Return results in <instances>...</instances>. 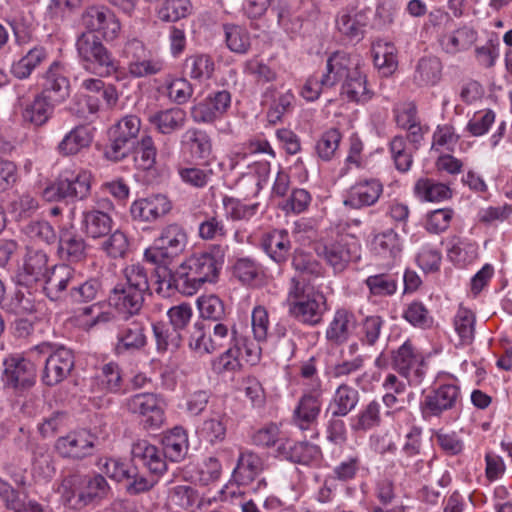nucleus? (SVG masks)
Returning a JSON list of instances; mask_svg holds the SVG:
<instances>
[{"label": "nucleus", "mask_w": 512, "mask_h": 512, "mask_svg": "<svg viewBox=\"0 0 512 512\" xmlns=\"http://www.w3.org/2000/svg\"><path fill=\"white\" fill-rule=\"evenodd\" d=\"M225 248L212 245L207 250L191 254L174 270L169 271L168 279L162 282L167 287L176 288L184 295H194L205 283L218 279L224 264Z\"/></svg>", "instance_id": "obj_1"}, {"label": "nucleus", "mask_w": 512, "mask_h": 512, "mask_svg": "<svg viewBox=\"0 0 512 512\" xmlns=\"http://www.w3.org/2000/svg\"><path fill=\"white\" fill-rule=\"evenodd\" d=\"M325 82H342L341 96L357 104L367 103L374 96L360 59L345 52H335L327 59Z\"/></svg>", "instance_id": "obj_2"}, {"label": "nucleus", "mask_w": 512, "mask_h": 512, "mask_svg": "<svg viewBox=\"0 0 512 512\" xmlns=\"http://www.w3.org/2000/svg\"><path fill=\"white\" fill-rule=\"evenodd\" d=\"M76 48L80 66L98 77H108L118 71V61L101 40L91 32L82 33Z\"/></svg>", "instance_id": "obj_3"}, {"label": "nucleus", "mask_w": 512, "mask_h": 512, "mask_svg": "<svg viewBox=\"0 0 512 512\" xmlns=\"http://www.w3.org/2000/svg\"><path fill=\"white\" fill-rule=\"evenodd\" d=\"M91 171L75 165L64 168L57 179L43 191L46 201L54 202L65 199L83 200L91 191Z\"/></svg>", "instance_id": "obj_4"}, {"label": "nucleus", "mask_w": 512, "mask_h": 512, "mask_svg": "<svg viewBox=\"0 0 512 512\" xmlns=\"http://www.w3.org/2000/svg\"><path fill=\"white\" fill-rule=\"evenodd\" d=\"M361 245L358 239L344 231L337 232L331 237L318 242L316 254L322 258L334 272L344 271L348 265L360 258Z\"/></svg>", "instance_id": "obj_5"}, {"label": "nucleus", "mask_w": 512, "mask_h": 512, "mask_svg": "<svg viewBox=\"0 0 512 512\" xmlns=\"http://www.w3.org/2000/svg\"><path fill=\"white\" fill-rule=\"evenodd\" d=\"M188 236L179 225L166 226L153 244L144 252V258L157 265H169L186 249Z\"/></svg>", "instance_id": "obj_6"}, {"label": "nucleus", "mask_w": 512, "mask_h": 512, "mask_svg": "<svg viewBox=\"0 0 512 512\" xmlns=\"http://www.w3.org/2000/svg\"><path fill=\"white\" fill-rule=\"evenodd\" d=\"M261 353V346L252 340H238L211 360V368L217 374L236 373L242 369V361L256 365L260 361Z\"/></svg>", "instance_id": "obj_7"}, {"label": "nucleus", "mask_w": 512, "mask_h": 512, "mask_svg": "<svg viewBox=\"0 0 512 512\" xmlns=\"http://www.w3.org/2000/svg\"><path fill=\"white\" fill-rule=\"evenodd\" d=\"M392 365L409 386L420 385L427 372L424 357L410 340H406L394 353Z\"/></svg>", "instance_id": "obj_8"}, {"label": "nucleus", "mask_w": 512, "mask_h": 512, "mask_svg": "<svg viewBox=\"0 0 512 512\" xmlns=\"http://www.w3.org/2000/svg\"><path fill=\"white\" fill-rule=\"evenodd\" d=\"M141 128L142 121L137 115L120 118L111 128V144L105 152L106 158L118 162L127 157L128 145L138 138Z\"/></svg>", "instance_id": "obj_9"}, {"label": "nucleus", "mask_w": 512, "mask_h": 512, "mask_svg": "<svg viewBox=\"0 0 512 512\" xmlns=\"http://www.w3.org/2000/svg\"><path fill=\"white\" fill-rule=\"evenodd\" d=\"M122 408L141 418L148 428H159L165 420L164 403L155 393H137L123 401Z\"/></svg>", "instance_id": "obj_10"}, {"label": "nucleus", "mask_w": 512, "mask_h": 512, "mask_svg": "<svg viewBox=\"0 0 512 512\" xmlns=\"http://www.w3.org/2000/svg\"><path fill=\"white\" fill-rule=\"evenodd\" d=\"M439 17L445 20V30L438 34V44L441 50L451 56L468 51L478 39V32L471 26L462 25L452 29L453 21L448 14L437 11Z\"/></svg>", "instance_id": "obj_11"}, {"label": "nucleus", "mask_w": 512, "mask_h": 512, "mask_svg": "<svg viewBox=\"0 0 512 512\" xmlns=\"http://www.w3.org/2000/svg\"><path fill=\"white\" fill-rule=\"evenodd\" d=\"M125 53L128 58V73L134 78H143L159 74L163 71L165 62L162 58L152 55L139 40L127 43Z\"/></svg>", "instance_id": "obj_12"}, {"label": "nucleus", "mask_w": 512, "mask_h": 512, "mask_svg": "<svg viewBox=\"0 0 512 512\" xmlns=\"http://www.w3.org/2000/svg\"><path fill=\"white\" fill-rule=\"evenodd\" d=\"M371 253L387 268L393 267L401 258L403 239L392 228L376 232L369 242Z\"/></svg>", "instance_id": "obj_13"}, {"label": "nucleus", "mask_w": 512, "mask_h": 512, "mask_svg": "<svg viewBox=\"0 0 512 512\" xmlns=\"http://www.w3.org/2000/svg\"><path fill=\"white\" fill-rule=\"evenodd\" d=\"M384 191L383 183L377 178H359L344 194L343 203L352 209L375 205Z\"/></svg>", "instance_id": "obj_14"}, {"label": "nucleus", "mask_w": 512, "mask_h": 512, "mask_svg": "<svg viewBox=\"0 0 512 512\" xmlns=\"http://www.w3.org/2000/svg\"><path fill=\"white\" fill-rule=\"evenodd\" d=\"M74 365L73 352L65 347H59L47 357L41 380L47 386H55L70 375Z\"/></svg>", "instance_id": "obj_15"}, {"label": "nucleus", "mask_w": 512, "mask_h": 512, "mask_svg": "<svg viewBox=\"0 0 512 512\" xmlns=\"http://www.w3.org/2000/svg\"><path fill=\"white\" fill-rule=\"evenodd\" d=\"M460 396V388L456 379L447 382L439 380L438 386L430 391L424 398L422 409L425 414L438 416L443 411L455 406Z\"/></svg>", "instance_id": "obj_16"}, {"label": "nucleus", "mask_w": 512, "mask_h": 512, "mask_svg": "<svg viewBox=\"0 0 512 512\" xmlns=\"http://www.w3.org/2000/svg\"><path fill=\"white\" fill-rule=\"evenodd\" d=\"M95 441V435L88 430H76L59 437L55 442V450L62 457L83 459L92 454Z\"/></svg>", "instance_id": "obj_17"}, {"label": "nucleus", "mask_w": 512, "mask_h": 512, "mask_svg": "<svg viewBox=\"0 0 512 512\" xmlns=\"http://www.w3.org/2000/svg\"><path fill=\"white\" fill-rule=\"evenodd\" d=\"M231 103L230 93L218 91L191 107V118L196 123H212L220 119Z\"/></svg>", "instance_id": "obj_18"}, {"label": "nucleus", "mask_w": 512, "mask_h": 512, "mask_svg": "<svg viewBox=\"0 0 512 512\" xmlns=\"http://www.w3.org/2000/svg\"><path fill=\"white\" fill-rule=\"evenodd\" d=\"M324 392L302 391V395L293 411L292 421L295 426L305 431L317 424L322 407Z\"/></svg>", "instance_id": "obj_19"}, {"label": "nucleus", "mask_w": 512, "mask_h": 512, "mask_svg": "<svg viewBox=\"0 0 512 512\" xmlns=\"http://www.w3.org/2000/svg\"><path fill=\"white\" fill-rule=\"evenodd\" d=\"M87 32H98L105 40H114L120 33L121 25L115 14L105 7H91L84 15Z\"/></svg>", "instance_id": "obj_20"}, {"label": "nucleus", "mask_w": 512, "mask_h": 512, "mask_svg": "<svg viewBox=\"0 0 512 512\" xmlns=\"http://www.w3.org/2000/svg\"><path fill=\"white\" fill-rule=\"evenodd\" d=\"M34 364L20 356H9L4 360L3 381L13 388H27L34 384Z\"/></svg>", "instance_id": "obj_21"}, {"label": "nucleus", "mask_w": 512, "mask_h": 512, "mask_svg": "<svg viewBox=\"0 0 512 512\" xmlns=\"http://www.w3.org/2000/svg\"><path fill=\"white\" fill-rule=\"evenodd\" d=\"M41 94L57 104L69 96L70 82L66 69L60 62H53L43 75Z\"/></svg>", "instance_id": "obj_22"}, {"label": "nucleus", "mask_w": 512, "mask_h": 512, "mask_svg": "<svg viewBox=\"0 0 512 512\" xmlns=\"http://www.w3.org/2000/svg\"><path fill=\"white\" fill-rule=\"evenodd\" d=\"M172 208L170 200L162 194H154L135 200L130 213L134 220L153 222L166 215Z\"/></svg>", "instance_id": "obj_23"}, {"label": "nucleus", "mask_w": 512, "mask_h": 512, "mask_svg": "<svg viewBox=\"0 0 512 512\" xmlns=\"http://www.w3.org/2000/svg\"><path fill=\"white\" fill-rule=\"evenodd\" d=\"M277 452L283 458L302 465H318L322 459L319 446L306 441L295 442L291 439H281Z\"/></svg>", "instance_id": "obj_24"}, {"label": "nucleus", "mask_w": 512, "mask_h": 512, "mask_svg": "<svg viewBox=\"0 0 512 512\" xmlns=\"http://www.w3.org/2000/svg\"><path fill=\"white\" fill-rule=\"evenodd\" d=\"M326 311V299L320 292L308 293L300 301L291 304L290 312L303 323L318 324Z\"/></svg>", "instance_id": "obj_25"}, {"label": "nucleus", "mask_w": 512, "mask_h": 512, "mask_svg": "<svg viewBox=\"0 0 512 512\" xmlns=\"http://www.w3.org/2000/svg\"><path fill=\"white\" fill-rule=\"evenodd\" d=\"M39 283L51 300H57L69 285L75 283V271L67 265L54 266Z\"/></svg>", "instance_id": "obj_26"}, {"label": "nucleus", "mask_w": 512, "mask_h": 512, "mask_svg": "<svg viewBox=\"0 0 512 512\" xmlns=\"http://www.w3.org/2000/svg\"><path fill=\"white\" fill-rule=\"evenodd\" d=\"M94 138V128L89 125H78L65 134L57 145V151L62 156H71L88 148Z\"/></svg>", "instance_id": "obj_27"}, {"label": "nucleus", "mask_w": 512, "mask_h": 512, "mask_svg": "<svg viewBox=\"0 0 512 512\" xmlns=\"http://www.w3.org/2000/svg\"><path fill=\"white\" fill-rule=\"evenodd\" d=\"M112 227L113 219L108 213L95 208L82 212L81 231L88 238H103L109 234Z\"/></svg>", "instance_id": "obj_28"}, {"label": "nucleus", "mask_w": 512, "mask_h": 512, "mask_svg": "<svg viewBox=\"0 0 512 512\" xmlns=\"http://www.w3.org/2000/svg\"><path fill=\"white\" fill-rule=\"evenodd\" d=\"M368 24L367 14L362 11H343L336 20L339 33L349 41L359 42L365 33Z\"/></svg>", "instance_id": "obj_29"}, {"label": "nucleus", "mask_w": 512, "mask_h": 512, "mask_svg": "<svg viewBox=\"0 0 512 512\" xmlns=\"http://www.w3.org/2000/svg\"><path fill=\"white\" fill-rule=\"evenodd\" d=\"M181 153L197 160L208 158L212 153L210 137L202 130L188 129L182 135Z\"/></svg>", "instance_id": "obj_30"}, {"label": "nucleus", "mask_w": 512, "mask_h": 512, "mask_svg": "<svg viewBox=\"0 0 512 512\" xmlns=\"http://www.w3.org/2000/svg\"><path fill=\"white\" fill-rule=\"evenodd\" d=\"M356 323V317L352 312L345 309L337 310L326 329L327 340L337 345L345 343L355 331Z\"/></svg>", "instance_id": "obj_31"}, {"label": "nucleus", "mask_w": 512, "mask_h": 512, "mask_svg": "<svg viewBox=\"0 0 512 512\" xmlns=\"http://www.w3.org/2000/svg\"><path fill=\"white\" fill-rule=\"evenodd\" d=\"M147 343L144 325L133 321L120 328L117 334L115 351L117 354L142 349Z\"/></svg>", "instance_id": "obj_32"}, {"label": "nucleus", "mask_w": 512, "mask_h": 512, "mask_svg": "<svg viewBox=\"0 0 512 512\" xmlns=\"http://www.w3.org/2000/svg\"><path fill=\"white\" fill-rule=\"evenodd\" d=\"M157 132L168 135L182 129L186 123V112L177 107L160 110L147 117Z\"/></svg>", "instance_id": "obj_33"}, {"label": "nucleus", "mask_w": 512, "mask_h": 512, "mask_svg": "<svg viewBox=\"0 0 512 512\" xmlns=\"http://www.w3.org/2000/svg\"><path fill=\"white\" fill-rule=\"evenodd\" d=\"M56 104L48 97L39 93L33 101L20 104L22 106V119L36 127L42 126L51 118Z\"/></svg>", "instance_id": "obj_34"}, {"label": "nucleus", "mask_w": 512, "mask_h": 512, "mask_svg": "<svg viewBox=\"0 0 512 512\" xmlns=\"http://www.w3.org/2000/svg\"><path fill=\"white\" fill-rule=\"evenodd\" d=\"M143 300V293L123 284H118L109 297L111 306H114L120 313L129 315H133L141 309Z\"/></svg>", "instance_id": "obj_35"}, {"label": "nucleus", "mask_w": 512, "mask_h": 512, "mask_svg": "<svg viewBox=\"0 0 512 512\" xmlns=\"http://www.w3.org/2000/svg\"><path fill=\"white\" fill-rule=\"evenodd\" d=\"M265 253L276 263L286 262L291 250V241L286 230H272L262 237Z\"/></svg>", "instance_id": "obj_36"}, {"label": "nucleus", "mask_w": 512, "mask_h": 512, "mask_svg": "<svg viewBox=\"0 0 512 512\" xmlns=\"http://www.w3.org/2000/svg\"><path fill=\"white\" fill-rule=\"evenodd\" d=\"M133 458L139 460L150 472L162 474L166 471L165 457L159 449L147 440H138L132 447Z\"/></svg>", "instance_id": "obj_37"}, {"label": "nucleus", "mask_w": 512, "mask_h": 512, "mask_svg": "<svg viewBox=\"0 0 512 512\" xmlns=\"http://www.w3.org/2000/svg\"><path fill=\"white\" fill-rule=\"evenodd\" d=\"M358 402V391L352 386L341 384L334 391L327 412H331L334 417H344L355 409Z\"/></svg>", "instance_id": "obj_38"}, {"label": "nucleus", "mask_w": 512, "mask_h": 512, "mask_svg": "<svg viewBox=\"0 0 512 512\" xmlns=\"http://www.w3.org/2000/svg\"><path fill=\"white\" fill-rule=\"evenodd\" d=\"M413 192L421 202L438 203L452 197L451 188L431 178H420L416 181Z\"/></svg>", "instance_id": "obj_39"}, {"label": "nucleus", "mask_w": 512, "mask_h": 512, "mask_svg": "<svg viewBox=\"0 0 512 512\" xmlns=\"http://www.w3.org/2000/svg\"><path fill=\"white\" fill-rule=\"evenodd\" d=\"M375 67L384 75L393 74L398 67L397 48L391 42L377 40L372 44Z\"/></svg>", "instance_id": "obj_40"}, {"label": "nucleus", "mask_w": 512, "mask_h": 512, "mask_svg": "<svg viewBox=\"0 0 512 512\" xmlns=\"http://www.w3.org/2000/svg\"><path fill=\"white\" fill-rule=\"evenodd\" d=\"M262 469L263 462L257 454L251 451H243L240 453L233 477L240 485H248L259 475Z\"/></svg>", "instance_id": "obj_41"}, {"label": "nucleus", "mask_w": 512, "mask_h": 512, "mask_svg": "<svg viewBox=\"0 0 512 512\" xmlns=\"http://www.w3.org/2000/svg\"><path fill=\"white\" fill-rule=\"evenodd\" d=\"M162 444L164 457L172 462H179L188 451L187 433L183 428L175 427L164 435Z\"/></svg>", "instance_id": "obj_42"}, {"label": "nucleus", "mask_w": 512, "mask_h": 512, "mask_svg": "<svg viewBox=\"0 0 512 512\" xmlns=\"http://www.w3.org/2000/svg\"><path fill=\"white\" fill-rule=\"evenodd\" d=\"M47 255L40 250H29L23 265L21 277L26 285L39 283L45 276L47 269Z\"/></svg>", "instance_id": "obj_43"}, {"label": "nucleus", "mask_w": 512, "mask_h": 512, "mask_svg": "<svg viewBox=\"0 0 512 512\" xmlns=\"http://www.w3.org/2000/svg\"><path fill=\"white\" fill-rule=\"evenodd\" d=\"M157 147L151 135H144L133 150V163L138 171H151L155 168Z\"/></svg>", "instance_id": "obj_44"}, {"label": "nucleus", "mask_w": 512, "mask_h": 512, "mask_svg": "<svg viewBox=\"0 0 512 512\" xmlns=\"http://www.w3.org/2000/svg\"><path fill=\"white\" fill-rule=\"evenodd\" d=\"M442 76V63L436 57L421 58L415 69L414 81L418 86H434Z\"/></svg>", "instance_id": "obj_45"}, {"label": "nucleus", "mask_w": 512, "mask_h": 512, "mask_svg": "<svg viewBox=\"0 0 512 512\" xmlns=\"http://www.w3.org/2000/svg\"><path fill=\"white\" fill-rule=\"evenodd\" d=\"M447 256L455 265L466 266L478 258V245L468 239L453 238Z\"/></svg>", "instance_id": "obj_46"}, {"label": "nucleus", "mask_w": 512, "mask_h": 512, "mask_svg": "<svg viewBox=\"0 0 512 512\" xmlns=\"http://www.w3.org/2000/svg\"><path fill=\"white\" fill-rule=\"evenodd\" d=\"M177 173L183 183L195 188L207 186L214 176V171L209 164L202 166L179 164Z\"/></svg>", "instance_id": "obj_47"}, {"label": "nucleus", "mask_w": 512, "mask_h": 512, "mask_svg": "<svg viewBox=\"0 0 512 512\" xmlns=\"http://www.w3.org/2000/svg\"><path fill=\"white\" fill-rule=\"evenodd\" d=\"M47 57L48 53L44 47H34L12 64L11 73L18 79H26L40 64L46 61Z\"/></svg>", "instance_id": "obj_48"}, {"label": "nucleus", "mask_w": 512, "mask_h": 512, "mask_svg": "<svg viewBox=\"0 0 512 512\" xmlns=\"http://www.w3.org/2000/svg\"><path fill=\"white\" fill-rule=\"evenodd\" d=\"M475 314L467 309L460 307L454 316L453 326L459 338L460 346H469L475 339Z\"/></svg>", "instance_id": "obj_49"}, {"label": "nucleus", "mask_w": 512, "mask_h": 512, "mask_svg": "<svg viewBox=\"0 0 512 512\" xmlns=\"http://www.w3.org/2000/svg\"><path fill=\"white\" fill-rule=\"evenodd\" d=\"M186 69L191 79L203 83L212 78L215 62L208 54H194L186 59Z\"/></svg>", "instance_id": "obj_50"}, {"label": "nucleus", "mask_w": 512, "mask_h": 512, "mask_svg": "<svg viewBox=\"0 0 512 512\" xmlns=\"http://www.w3.org/2000/svg\"><path fill=\"white\" fill-rule=\"evenodd\" d=\"M198 500L197 491L189 485H176L169 489L166 505L169 509L180 512L188 510Z\"/></svg>", "instance_id": "obj_51"}, {"label": "nucleus", "mask_w": 512, "mask_h": 512, "mask_svg": "<svg viewBox=\"0 0 512 512\" xmlns=\"http://www.w3.org/2000/svg\"><path fill=\"white\" fill-rule=\"evenodd\" d=\"M188 347L199 356L216 352L210 326L206 328L201 323L196 322L189 333Z\"/></svg>", "instance_id": "obj_52"}, {"label": "nucleus", "mask_w": 512, "mask_h": 512, "mask_svg": "<svg viewBox=\"0 0 512 512\" xmlns=\"http://www.w3.org/2000/svg\"><path fill=\"white\" fill-rule=\"evenodd\" d=\"M95 384L99 391L120 392L123 385L120 367L113 362L103 365L95 377Z\"/></svg>", "instance_id": "obj_53"}, {"label": "nucleus", "mask_w": 512, "mask_h": 512, "mask_svg": "<svg viewBox=\"0 0 512 512\" xmlns=\"http://www.w3.org/2000/svg\"><path fill=\"white\" fill-rule=\"evenodd\" d=\"M113 318L110 305L98 302L83 308L78 315V322L83 328L90 329L98 324L110 322Z\"/></svg>", "instance_id": "obj_54"}, {"label": "nucleus", "mask_w": 512, "mask_h": 512, "mask_svg": "<svg viewBox=\"0 0 512 512\" xmlns=\"http://www.w3.org/2000/svg\"><path fill=\"white\" fill-rule=\"evenodd\" d=\"M266 97H271L272 102L268 111V119L272 123L280 121L282 116L293 108L295 96L292 90L277 91L270 89Z\"/></svg>", "instance_id": "obj_55"}, {"label": "nucleus", "mask_w": 512, "mask_h": 512, "mask_svg": "<svg viewBox=\"0 0 512 512\" xmlns=\"http://www.w3.org/2000/svg\"><path fill=\"white\" fill-rule=\"evenodd\" d=\"M381 423V405L377 400L366 404L359 413L351 419L353 431H367Z\"/></svg>", "instance_id": "obj_56"}, {"label": "nucleus", "mask_w": 512, "mask_h": 512, "mask_svg": "<svg viewBox=\"0 0 512 512\" xmlns=\"http://www.w3.org/2000/svg\"><path fill=\"white\" fill-rule=\"evenodd\" d=\"M190 0H164L157 10L158 18L163 22H177L192 14Z\"/></svg>", "instance_id": "obj_57"}, {"label": "nucleus", "mask_w": 512, "mask_h": 512, "mask_svg": "<svg viewBox=\"0 0 512 512\" xmlns=\"http://www.w3.org/2000/svg\"><path fill=\"white\" fill-rule=\"evenodd\" d=\"M395 120L399 127L407 130L413 137V141H418L421 137L422 128L418 123L417 110L414 104L405 103L394 109Z\"/></svg>", "instance_id": "obj_58"}, {"label": "nucleus", "mask_w": 512, "mask_h": 512, "mask_svg": "<svg viewBox=\"0 0 512 512\" xmlns=\"http://www.w3.org/2000/svg\"><path fill=\"white\" fill-rule=\"evenodd\" d=\"M233 275L243 284H255L262 280L264 271L255 260L244 257L239 258L233 265Z\"/></svg>", "instance_id": "obj_59"}, {"label": "nucleus", "mask_w": 512, "mask_h": 512, "mask_svg": "<svg viewBox=\"0 0 512 512\" xmlns=\"http://www.w3.org/2000/svg\"><path fill=\"white\" fill-rule=\"evenodd\" d=\"M110 492V486L106 479L99 474L85 480V485L79 494V500L87 505L105 498Z\"/></svg>", "instance_id": "obj_60"}, {"label": "nucleus", "mask_w": 512, "mask_h": 512, "mask_svg": "<svg viewBox=\"0 0 512 512\" xmlns=\"http://www.w3.org/2000/svg\"><path fill=\"white\" fill-rule=\"evenodd\" d=\"M228 417L224 413H213L207 418L201 428L200 434L210 443L220 442L226 436Z\"/></svg>", "instance_id": "obj_61"}, {"label": "nucleus", "mask_w": 512, "mask_h": 512, "mask_svg": "<svg viewBox=\"0 0 512 512\" xmlns=\"http://www.w3.org/2000/svg\"><path fill=\"white\" fill-rule=\"evenodd\" d=\"M259 204H246L239 199L225 196L223 198V208L228 219L233 221L249 220L258 211Z\"/></svg>", "instance_id": "obj_62"}, {"label": "nucleus", "mask_w": 512, "mask_h": 512, "mask_svg": "<svg viewBox=\"0 0 512 512\" xmlns=\"http://www.w3.org/2000/svg\"><path fill=\"white\" fill-rule=\"evenodd\" d=\"M389 150L398 171L407 172L410 170L413 163L412 151L404 137L395 136L392 138Z\"/></svg>", "instance_id": "obj_63"}, {"label": "nucleus", "mask_w": 512, "mask_h": 512, "mask_svg": "<svg viewBox=\"0 0 512 512\" xmlns=\"http://www.w3.org/2000/svg\"><path fill=\"white\" fill-rule=\"evenodd\" d=\"M209 326L216 351L246 338L239 335L235 326L227 322L218 321Z\"/></svg>", "instance_id": "obj_64"}]
</instances>
